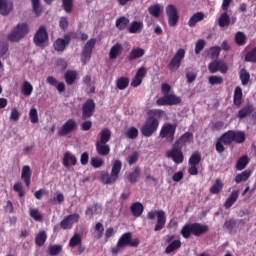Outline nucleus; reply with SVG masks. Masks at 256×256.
I'll return each mask as SVG.
<instances>
[{
    "mask_svg": "<svg viewBox=\"0 0 256 256\" xmlns=\"http://www.w3.org/2000/svg\"><path fill=\"white\" fill-rule=\"evenodd\" d=\"M147 115L148 117L140 129V133L143 137H152L159 129V119L165 115V111L152 109L147 112Z\"/></svg>",
    "mask_w": 256,
    "mask_h": 256,
    "instance_id": "1",
    "label": "nucleus"
},
{
    "mask_svg": "<svg viewBox=\"0 0 256 256\" xmlns=\"http://www.w3.org/2000/svg\"><path fill=\"white\" fill-rule=\"evenodd\" d=\"M245 132L228 130L224 134H222L216 141L215 149L217 153L225 152V145H232L233 143H245Z\"/></svg>",
    "mask_w": 256,
    "mask_h": 256,
    "instance_id": "2",
    "label": "nucleus"
},
{
    "mask_svg": "<svg viewBox=\"0 0 256 256\" xmlns=\"http://www.w3.org/2000/svg\"><path fill=\"white\" fill-rule=\"evenodd\" d=\"M209 231V226L206 224H201L199 222L187 223L181 229V235L184 239H189L191 235L194 237H201Z\"/></svg>",
    "mask_w": 256,
    "mask_h": 256,
    "instance_id": "3",
    "label": "nucleus"
},
{
    "mask_svg": "<svg viewBox=\"0 0 256 256\" xmlns=\"http://www.w3.org/2000/svg\"><path fill=\"white\" fill-rule=\"evenodd\" d=\"M139 243L140 241L138 238L133 239V234L131 232H125L118 239L116 246L111 248V253L112 255H119L121 250L125 249V247H139Z\"/></svg>",
    "mask_w": 256,
    "mask_h": 256,
    "instance_id": "4",
    "label": "nucleus"
},
{
    "mask_svg": "<svg viewBox=\"0 0 256 256\" xmlns=\"http://www.w3.org/2000/svg\"><path fill=\"white\" fill-rule=\"evenodd\" d=\"M121 169H123V163H121V160H115L112 165L111 173L103 172L101 174V183H103V185H113V183H117Z\"/></svg>",
    "mask_w": 256,
    "mask_h": 256,
    "instance_id": "5",
    "label": "nucleus"
},
{
    "mask_svg": "<svg viewBox=\"0 0 256 256\" xmlns=\"http://www.w3.org/2000/svg\"><path fill=\"white\" fill-rule=\"evenodd\" d=\"M29 34V24L19 23L14 27L11 33L8 34L7 39L11 43H19L26 35Z\"/></svg>",
    "mask_w": 256,
    "mask_h": 256,
    "instance_id": "6",
    "label": "nucleus"
},
{
    "mask_svg": "<svg viewBox=\"0 0 256 256\" xmlns=\"http://www.w3.org/2000/svg\"><path fill=\"white\" fill-rule=\"evenodd\" d=\"M155 217H157V220L154 227V231H162V229H165V225L167 223V215L165 214V211L155 210L147 213V219H149L150 221H153Z\"/></svg>",
    "mask_w": 256,
    "mask_h": 256,
    "instance_id": "7",
    "label": "nucleus"
},
{
    "mask_svg": "<svg viewBox=\"0 0 256 256\" xmlns=\"http://www.w3.org/2000/svg\"><path fill=\"white\" fill-rule=\"evenodd\" d=\"M97 44V39L92 38L87 41L85 46L82 49L81 52V61L82 65H87L88 61H91V55L93 53V49H95V45Z\"/></svg>",
    "mask_w": 256,
    "mask_h": 256,
    "instance_id": "8",
    "label": "nucleus"
},
{
    "mask_svg": "<svg viewBox=\"0 0 256 256\" xmlns=\"http://www.w3.org/2000/svg\"><path fill=\"white\" fill-rule=\"evenodd\" d=\"M167 159H172L176 165H181L185 161V155L183 154V148H179L172 144V149L166 152Z\"/></svg>",
    "mask_w": 256,
    "mask_h": 256,
    "instance_id": "9",
    "label": "nucleus"
},
{
    "mask_svg": "<svg viewBox=\"0 0 256 256\" xmlns=\"http://www.w3.org/2000/svg\"><path fill=\"white\" fill-rule=\"evenodd\" d=\"M33 41L36 47H45V43L49 41V33L47 32V27L43 25L40 26L34 35Z\"/></svg>",
    "mask_w": 256,
    "mask_h": 256,
    "instance_id": "10",
    "label": "nucleus"
},
{
    "mask_svg": "<svg viewBox=\"0 0 256 256\" xmlns=\"http://www.w3.org/2000/svg\"><path fill=\"white\" fill-rule=\"evenodd\" d=\"M177 131V126L173 124H164L160 130L161 139H166L168 143H173L175 141V133Z\"/></svg>",
    "mask_w": 256,
    "mask_h": 256,
    "instance_id": "11",
    "label": "nucleus"
},
{
    "mask_svg": "<svg viewBox=\"0 0 256 256\" xmlns=\"http://www.w3.org/2000/svg\"><path fill=\"white\" fill-rule=\"evenodd\" d=\"M179 103H181V97L175 94H167L156 100V105H158V107L167 105H179Z\"/></svg>",
    "mask_w": 256,
    "mask_h": 256,
    "instance_id": "12",
    "label": "nucleus"
},
{
    "mask_svg": "<svg viewBox=\"0 0 256 256\" xmlns=\"http://www.w3.org/2000/svg\"><path fill=\"white\" fill-rule=\"evenodd\" d=\"M97 105L95 104V100L87 99L82 105V120L87 121V119H91L93 117V113H95V108Z\"/></svg>",
    "mask_w": 256,
    "mask_h": 256,
    "instance_id": "13",
    "label": "nucleus"
},
{
    "mask_svg": "<svg viewBox=\"0 0 256 256\" xmlns=\"http://www.w3.org/2000/svg\"><path fill=\"white\" fill-rule=\"evenodd\" d=\"M185 59V49L180 48L177 50L176 54L170 60L168 68L170 71H177L181 67V61Z\"/></svg>",
    "mask_w": 256,
    "mask_h": 256,
    "instance_id": "14",
    "label": "nucleus"
},
{
    "mask_svg": "<svg viewBox=\"0 0 256 256\" xmlns=\"http://www.w3.org/2000/svg\"><path fill=\"white\" fill-rule=\"evenodd\" d=\"M166 15L169 27H175L179 23V11L175 5L170 4L166 7Z\"/></svg>",
    "mask_w": 256,
    "mask_h": 256,
    "instance_id": "15",
    "label": "nucleus"
},
{
    "mask_svg": "<svg viewBox=\"0 0 256 256\" xmlns=\"http://www.w3.org/2000/svg\"><path fill=\"white\" fill-rule=\"evenodd\" d=\"M75 129H77V121L75 119H68L58 130V135L59 137H66L69 133H73Z\"/></svg>",
    "mask_w": 256,
    "mask_h": 256,
    "instance_id": "16",
    "label": "nucleus"
},
{
    "mask_svg": "<svg viewBox=\"0 0 256 256\" xmlns=\"http://www.w3.org/2000/svg\"><path fill=\"white\" fill-rule=\"evenodd\" d=\"M79 217L80 216L77 213L68 215L60 222V228L64 231L73 229V225L79 222Z\"/></svg>",
    "mask_w": 256,
    "mask_h": 256,
    "instance_id": "17",
    "label": "nucleus"
},
{
    "mask_svg": "<svg viewBox=\"0 0 256 256\" xmlns=\"http://www.w3.org/2000/svg\"><path fill=\"white\" fill-rule=\"evenodd\" d=\"M189 143H193V133L185 132L173 143V145L175 147L183 149V147H185Z\"/></svg>",
    "mask_w": 256,
    "mask_h": 256,
    "instance_id": "18",
    "label": "nucleus"
},
{
    "mask_svg": "<svg viewBox=\"0 0 256 256\" xmlns=\"http://www.w3.org/2000/svg\"><path fill=\"white\" fill-rule=\"evenodd\" d=\"M255 111V105L253 103H248L244 105L236 114L237 119L242 121V119H247V117H250L253 112Z\"/></svg>",
    "mask_w": 256,
    "mask_h": 256,
    "instance_id": "19",
    "label": "nucleus"
},
{
    "mask_svg": "<svg viewBox=\"0 0 256 256\" xmlns=\"http://www.w3.org/2000/svg\"><path fill=\"white\" fill-rule=\"evenodd\" d=\"M71 43V34H65L64 39L63 38H58L54 42V49L55 51L58 52H63L65 51V47Z\"/></svg>",
    "mask_w": 256,
    "mask_h": 256,
    "instance_id": "20",
    "label": "nucleus"
},
{
    "mask_svg": "<svg viewBox=\"0 0 256 256\" xmlns=\"http://www.w3.org/2000/svg\"><path fill=\"white\" fill-rule=\"evenodd\" d=\"M13 2L11 0H0V15L7 17L13 11Z\"/></svg>",
    "mask_w": 256,
    "mask_h": 256,
    "instance_id": "21",
    "label": "nucleus"
},
{
    "mask_svg": "<svg viewBox=\"0 0 256 256\" xmlns=\"http://www.w3.org/2000/svg\"><path fill=\"white\" fill-rule=\"evenodd\" d=\"M95 147L97 154L100 155L101 157H107V155L111 153V147L107 143H101L96 141Z\"/></svg>",
    "mask_w": 256,
    "mask_h": 256,
    "instance_id": "22",
    "label": "nucleus"
},
{
    "mask_svg": "<svg viewBox=\"0 0 256 256\" xmlns=\"http://www.w3.org/2000/svg\"><path fill=\"white\" fill-rule=\"evenodd\" d=\"M145 56V49L141 47H135L133 48L129 55H128V61H136V59H141V57Z\"/></svg>",
    "mask_w": 256,
    "mask_h": 256,
    "instance_id": "23",
    "label": "nucleus"
},
{
    "mask_svg": "<svg viewBox=\"0 0 256 256\" xmlns=\"http://www.w3.org/2000/svg\"><path fill=\"white\" fill-rule=\"evenodd\" d=\"M31 167L29 166H23L22 167V172H21V179L22 181H24L26 187H30L31 186Z\"/></svg>",
    "mask_w": 256,
    "mask_h": 256,
    "instance_id": "24",
    "label": "nucleus"
},
{
    "mask_svg": "<svg viewBox=\"0 0 256 256\" xmlns=\"http://www.w3.org/2000/svg\"><path fill=\"white\" fill-rule=\"evenodd\" d=\"M233 104L236 107H241V105H243V89L241 86H237L234 90Z\"/></svg>",
    "mask_w": 256,
    "mask_h": 256,
    "instance_id": "25",
    "label": "nucleus"
},
{
    "mask_svg": "<svg viewBox=\"0 0 256 256\" xmlns=\"http://www.w3.org/2000/svg\"><path fill=\"white\" fill-rule=\"evenodd\" d=\"M239 190H233L230 196L226 199L224 203L225 209H231L232 205L237 203V199H239Z\"/></svg>",
    "mask_w": 256,
    "mask_h": 256,
    "instance_id": "26",
    "label": "nucleus"
},
{
    "mask_svg": "<svg viewBox=\"0 0 256 256\" xmlns=\"http://www.w3.org/2000/svg\"><path fill=\"white\" fill-rule=\"evenodd\" d=\"M62 163L65 167L75 166L77 165V157L71 152H65Z\"/></svg>",
    "mask_w": 256,
    "mask_h": 256,
    "instance_id": "27",
    "label": "nucleus"
},
{
    "mask_svg": "<svg viewBox=\"0 0 256 256\" xmlns=\"http://www.w3.org/2000/svg\"><path fill=\"white\" fill-rule=\"evenodd\" d=\"M130 211L133 217H141L143 215V211H145V207L141 202H134L130 206Z\"/></svg>",
    "mask_w": 256,
    "mask_h": 256,
    "instance_id": "28",
    "label": "nucleus"
},
{
    "mask_svg": "<svg viewBox=\"0 0 256 256\" xmlns=\"http://www.w3.org/2000/svg\"><path fill=\"white\" fill-rule=\"evenodd\" d=\"M123 53V46L120 43L113 45L109 52V59L113 60Z\"/></svg>",
    "mask_w": 256,
    "mask_h": 256,
    "instance_id": "29",
    "label": "nucleus"
},
{
    "mask_svg": "<svg viewBox=\"0 0 256 256\" xmlns=\"http://www.w3.org/2000/svg\"><path fill=\"white\" fill-rule=\"evenodd\" d=\"M239 79L243 87H247V85H249V81H251V74H249L247 69L242 68L239 72Z\"/></svg>",
    "mask_w": 256,
    "mask_h": 256,
    "instance_id": "30",
    "label": "nucleus"
},
{
    "mask_svg": "<svg viewBox=\"0 0 256 256\" xmlns=\"http://www.w3.org/2000/svg\"><path fill=\"white\" fill-rule=\"evenodd\" d=\"M205 19V14L203 12H197L194 15H192L188 21V25L190 27H195L199 22L203 21Z\"/></svg>",
    "mask_w": 256,
    "mask_h": 256,
    "instance_id": "31",
    "label": "nucleus"
},
{
    "mask_svg": "<svg viewBox=\"0 0 256 256\" xmlns=\"http://www.w3.org/2000/svg\"><path fill=\"white\" fill-rule=\"evenodd\" d=\"M64 79L67 85H73L77 81V71L68 70L64 74Z\"/></svg>",
    "mask_w": 256,
    "mask_h": 256,
    "instance_id": "32",
    "label": "nucleus"
},
{
    "mask_svg": "<svg viewBox=\"0 0 256 256\" xmlns=\"http://www.w3.org/2000/svg\"><path fill=\"white\" fill-rule=\"evenodd\" d=\"M141 173V168L139 166H136L134 168L133 172L126 173V179L129 183H137V178L139 177V174Z\"/></svg>",
    "mask_w": 256,
    "mask_h": 256,
    "instance_id": "33",
    "label": "nucleus"
},
{
    "mask_svg": "<svg viewBox=\"0 0 256 256\" xmlns=\"http://www.w3.org/2000/svg\"><path fill=\"white\" fill-rule=\"evenodd\" d=\"M178 249H181V240H174L165 249L166 255H169L171 253H175V251H178Z\"/></svg>",
    "mask_w": 256,
    "mask_h": 256,
    "instance_id": "34",
    "label": "nucleus"
},
{
    "mask_svg": "<svg viewBox=\"0 0 256 256\" xmlns=\"http://www.w3.org/2000/svg\"><path fill=\"white\" fill-rule=\"evenodd\" d=\"M209 191L212 195H219V193H221V191H223V181H221V179L217 178L215 180L214 185H212L210 187Z\"/></svg>",
    "mask_w": 256,
    "mask_h": 256,
    "instance_id": "35",
    "label": "nucleus"
},
{
    "mask_svg": "<svg viewBox=\"0 0 256 256\" xmlns=\"http://www.w3.org/2000/svg\"><path fill=\"white\" fill-rule=\"evenodd\" d=\"M218 25L221 28L229 27V25H231V17H229V14H227V12H224L219 16Z\"/></svg>",
    "mask_w": 256,
    "mask_h": 256,
    "instance_id": "36",
    "label": "nucleus"
},
{
    "mask_svg": "<svg viewBox=\"0 0 256 256\" xmlns=\"http://www.w3.org/2000/svg\"><path fill=\"white\" fill-rule=\"evenodd\" d=\"M46 241L47 232L45 230H41L35 237V245H37V247H43Z\"/></svg>",
    "mask_w": 256,
    "mask_h": 256,
    "instance_id": "37",
    "label": "nucleus"
},
{
    "mask_svg": "<svg viewBox=\"0 0 256 256\" xmlns=\"http://www.w3.org/2000/svg\"><path fill=\"white\" fill-rule=\"evenodd\" d=\"M249 165V156L244 155L241 158H239L236 162V170L237 171H243Z\"/></svg>",
    "mask_w": 256,
    "mask_h": 256,
    "instance_id": "38",
    "label": "nucleus"
},
{
    "mask_svg": "<svg viewBox=\"0 0 256 256\" xmlns=\"http://www.w3.org/2000/svg\"><path fill=\"white\" fill-rule=\"evenodd\" d=\"M111 141V130L109 128H103L100 132V143H109Z\"/></svg>",
    "mask_w": 256,
    "mask_h": 256,
    "instance_id": "39",
    "label": "nucleus"
},
{
    "mask_svg": "<svg viewBox=\"0 0 256 256\" xmlns=\"http://www.w3.org/2000/svg\"><path fill=\"white\" fill-rule=\"evenodd\" d=\"M143 31V22L134 21L128 28L129 33H141Z\"/></svg>",
    "mask_w": 256,
    "mask_h": 256,
    "instance_id": "40",
    "label": "nucleus"
},
{
    "mask_svg": "<svg viewBox=\"0 0 256 256\" xmlns=\"http://www.w3.org/2000/svg\"><path fill=\"white\" fill-rule=\"evenodd\" d=\"M116 87L120 91H125V89H127V87H129V78H127V77L118 78L116 81Z\"/></svg>",
    "mask_w": 256,
    "mask_h": 256,
    "instance_id": "41",
    "label": "nucleus"
},
{
    "mask_svg": "<svg viewBox=\"0 0 256 256\" xmlns=\"http://www.w3.org/2000/svg\"><path fill=\"white\" fill-rule=\"evenodd\" d=\"M251 177V171L245 170L240 174H237L234 178L235 183H243V181H247Z\"/></svg>",
    "mask_w": 256,
    "mask_h": 256,
    "instance_id": "42",
    "label": "nucleus"
},
{
    "mask_svg": "<svg viewBox=\"0 0 256 256\" xmlns=\"http://www.w3.org/2000/svg\"><path fill=\"white\" fill-rule=\"evenodd\" d=\"M201 163V152L195 151L191 154L189 160H188V165H199Z\"/></svg>",
    "mask_w": 256,
    "mask_h": 256,
    "instance_id": "43",
    "label": "nucleus"
},
{
    "mask_svg": "<svg viewBox=\"0 0 256 256\" xmlns=\"http://www.w3.org/2000/svg\"><path fill=\"white\" fill-rule=\"evenodd\" d=\"M127 25H129V19L125 16H122L116 20V27L119 31H123Z\"/></svg>",
    "mask_w": 256,
    "mask_h": 256,
    "instance_id": "44",
    "label": "nucleus"
},
{
    "mask_svg": "<svg viewBox=\"0 0 256 256\" xmlns=\"http://www.w3.org/2000/svg\"><path fill=\"white\" fill-rule=\"evenodd\" d=\"M29 215L34 221H43V214L37 208H30Z\"/></svg>",
    "mask_w": 256,
    "mask_h": 256,
    "instance_id": "45",
    "label": "nucleus"
},
{
    "mask_svg": "<svg viewBox=\"0 0 256 256\" xmlns=\"http://www.w3.org/2000/svg\"><path fill=\"white\" fill-rule=\"evenodd\" d=\"M148 13L152 15V17H160L161 15V5L159 4H154L148 8Z\"/></svg>",
    "mask_w": 256,
    "mask_h": 256,
    "instance_id": "46",
    "label": "nucleus"
},
{
    "mask_svg": "<svg viewBox=\"0 0 256 256\" xmlns=\"http://www.w3.org/2000/svg\"><path fill=\"white\" fill-rule=\"evenodd\" d=\"M82 243V239H81V235L79 234H74L70 241H69V247H71L72 249L75 247H79V245H81Z\"/></svg>",
    "mask_w": 256,
    "mask_h": 256,
    "instance_id": "47",
    "label": "nucleus"
},
{
    "mask_svg": "<svg viewBox=\"0 0 256 256\" xmlns=\"http://www.w3.org/2000/svg\"><path fill=\"white\" fill-rule=\"evenodd\" d=\"M235 43L236 45L243 46L247 43V36L243 32H237L235 34Z\"/></svg>",
    "mask_w": 256,
    "mask_h": 256,
    "instance_id": "48",
    "label": "nucleus"
},
{
    "mask_svg": "<svg viewBox=\"0 0 256 256\" xmlns=\"http://www.w3.org/2000/svg\"><path fill=\"white\" fill-rule=\"evenodd\" d=\"M90 165H92L94 169H100V167L105 165V160L100 157H92L90 160Z\"/></svg>",
    "mask_w": 256,
    "mask_h": 256,
    "instance_id": "49",
    "label": "nucleus"
},
{
    "mask_svg": "<svg viewBox=\"0 0 256 256\" xmlns=\"http://www.w3.org/2000/svg\"><path fill=\"white\" fill-rule=\"evenodd\" d=\"M22 93L25 95V97H29L31 93H33V85H31V83L28 81H24L22 86Z\"/></svg>",
    "mask_w": 256,
    "mask_h": 256,
    "instance_id": "50",
    "label": "nucleus"
},
{
    "mask_svg": "<svg viewBox=\"0 0 256 256\" xmlns=\"http://www.w3.org/2000/svg\"><path fill=\"white\" fill-rule=\"evenodd\" d=\"M245 61L247 63H256V47L246 53Z\"/></svg>",
    "mask_w": 256,
    "mask_h": 256,
    "instance_id": "51",
    "label": "nucleus"
},
{
    "mask_svg": "<svg viewBox=\"0 0 256 256\" xmlns=\"http://www.w3.org/2000/svg\"><path fill=\"white\" fill-rule=\"evenodd\" d=\"M125 136L128 139H137V137H139V130L135 127H130L125 133Z\"/></svg>",
    "mask_w": 256,
    "mask_h": 256,
    "instance_id": "52",
    "label": "nucleus"
},
{
    "mask_svg": "<svg viewBox=\"0 0 256 256\" xmlns=\"http://www.w3.org/2000/svg\"><path fill=\"white\" fill-rule=\"evenodd\" d=\"M13 190L18 193V197H25V188L21 182H17L13 186Z\"/></svg>",
    "mask_w": 256,
    "mask_h": 256,
    "instance_id": "53",
    "label": "nucleus"
},
{
    "mask_svg": "<svg viewBox=\"0 0 256 256\" xmlns=\"http://www.w3.org/2000/svg\"><path fill=\"white\" fill-rule=\"evenodd\" d=\"M29 119L31 123L36 124L39 123V114L37 113L36 108H31L29 111Z\"/></svg>",
    "mask_w": 256,
    "mask_h": 256,
    "instance_id": "54",
    "label": "nucleus"
},
{
    "mask_svg": "<svg viewBox=\"0 0 256 256\" xmlns=\"http://www.w3.org/2000/svg\"><path fill=\"white\" fill-rule=\"evenodd\" d=\"M62 7L66 13H73V0H62Z\"/></svg>",
    "mask_w": 256,
    "mask_h": 256,
    "instance_id": "55",
    "label": "nucleus"
},
{
    "mask_svg": "<svg viewBox=\"0 0 256 256\" xmlns=\"http://www.w3.org/2000/svg\"><path fill=\"white\" fill-rule=\"evenodd\" d=\"M19 119H21V112H19L17 107L12 108L10 113V121L17 122Z\"/></svg>",
    "mask_w": 256,
    "mask_h": 256,
    "instance_id": "56",
    "label": "nucleus"
},
{
    "mask_svg": "<svg viewBox=\"0 0 256 256\" xmlns=\"http://www.w3.org/2000/svg\"><path fill=\"white\" fill-rule=\"evenodd\" d=\"M220 60H213L208 64V70L210 73H217L219 71Z\"/></svg>",
    "mask_w": 256,
    "mask_h": 256,
    "instance_id": "57",
    "label": "nucleus"
},
{
    "mask_svg": "<svg viewBox=\"0 0 256 256\" xmlns=\"http://www.w3.org/2000/svg\"><path fill=\"white\" fill-rule=\"evenodd\" d=\"M208 82L210 85H222L223 83V78L221 76H210L208 78Z\"/></svg>",
    "mask_w": 256,
    "mask_h": 256,
    "instance_id": "58",
    "label": "nucleus"
},
{
    "mask_svg": "<svg viewBox=\"0 0 256 256\" xmlns=\"http://www.w3.org/2000/svg\"><path fill=\"white\" fill-rule=\"evenodd\" d=\"M63 251V247L61 245H53L49 247V255L55 256L59 255Z\"/></svg>",
    "mask_w": 256,
    "mask_h": 256,
    "instance_id": "59",
    "label": "nucleus"
},
{
    "mask_svg": "<svg viewBox=\"0 0 256 256\" xmlns=\"http://www.w3.org/2000/svg\"><path fill=\"white\" fill-rule=\"evenodd\" d=\"M205 49V40L199 39L195 44V54L199 55Z\"/></svg>",
    "mask_w": 256,
    "mask_h": 256,
    "instance_id": "60",
    "label": "nucleus"
},
{
    "mask_svg": "<svg viewBox=\"0 0 256 256\" xmlns=\"http://www.w3.org/2000/svg\"><path fill=\"white\" fill-rule=\"evenodd\" d=\"M95 231L97 232L96 238L101 239V237H103V233L105 231L103 224L100 222H97L95 224Z\"/></svg>",
    "mask_w": 256,
    "mask_h": 256,
    "instance_id": "61",
    "label": "nucleus"
},
{
    "mask_svg": "<svg viewBox=\"0 0 256 256\" xmlns=\"http://www.w3.org/2000/svg\"><path fill=\"white\" fill-rule=\"evenodd\" d=\"M235 225H237L235 219L226 220L224 223V229H227L231 233L233 229H235Z\"/></svg>",
    "mask_w": 256,
    "mask_h": 256,
    "instance_id": "62",
    "label": "nucleus"
},
{
    "mask_svg": "<svg viewBox=\"0 0 256 256\" xmlns=\"http://www.w3.org/2000/svg\"><path fill=\"white\" fill-rule=\"evenodd\" d=\"M63 201H65V196L63 193H58L56 197L49 201V203H52V205H57V203H63Z\"/></svg>",
    "mask_w": 256,
    "mask_h": 256,
    "instance_id": "63",
    "label": "nucleus"
},
{
    "mask_svg": "<svg viewBox=\"0 0 256 256\" xmlns=\"http://www.w3.org/2000/svg\"><path fill=\"white\" fill-rule=\"evenodd\" d=\"M221 129H225V122L223 121H217L211 126L212 131H221Z\"/></svg>",
    "mask_w": 256,
    "mask_h": 256,
    "instance_id": "64",
    "label": "nucleus"
}]
</instances>
